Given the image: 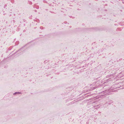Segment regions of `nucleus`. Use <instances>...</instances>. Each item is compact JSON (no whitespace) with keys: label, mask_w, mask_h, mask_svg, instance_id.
Listing matches in <instances>:
<instances>
[{"label":"nucleus","mask_w":124,"mask_h":124,"mask_svg":"<svg viewBox=\"0 0 124 124\" xmlns=\"http://www.w3.org/2000/svg\"><path fill=\"white\" fill-rule=\"evenodd\" d=\"M19 93V92H16V93H14V94H18Z\"/></svg>","instance_id":"f257e3e1"}]
</instances>
